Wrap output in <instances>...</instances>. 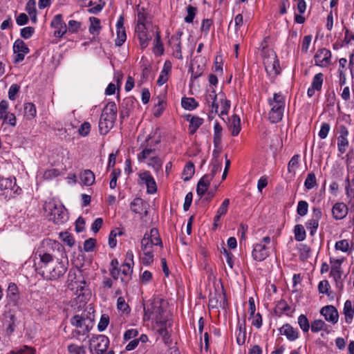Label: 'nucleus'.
Here are the masks:
<instances>
[{
	"label": "nucleus",
	"mask_w": 354,
	"mask_h": 354,
	"mask_svg": "<svg viewBox=\"0 0 354 354\" xmlns=\"http://www.w3.org/2000/svg\"><path fill=\"white\" fill-rule=\"evenodd\" d=\"M59 245L57 242L44 241L35 254L39 259V262L35 263V270L46 280H56L62 277L67 270V266L55 254L54 247Z\"/></svg>",
	"instance_id": "obj_1"
},
{
	"label": "nucleus",
	"mask_w": 354,
	"mask_h": 354,
	"mask_svg": "<svg viewBox=\"0 0 354 354\" xmlns=\"http://www.w3.org/2000/svg\"><path fill=\"white\" fill-rule=\"evenodd\" d=\"M268 104L271 107L269 112V120L272 123L280 122L283 115L285 109V98L281 93H274L273 98L268 99Z\"/></svg>",
	"instance_id": "obj_2"
},
{
	"label": "nucleus",
	"mask_w": 354,
	"mask_h": 354,
	"mask_svg": "<svg viewBox=\"0 0 354 354\" xmlns=\"http://www.w3.org/2000/svg\"><path fill=\"white\" fill-rule=\"evenodd\" d=\"M44 209L49 214L50 219L53 220L56 224H62L67 220L68 217L65 207L53 200L46 202L44 205Z\"/></svg>",
	"instance_id": "obj_3"
},
{
	"label": "nucleus",
	"mask_w": 354,
	"mask_h": 354,
	"mask_svg": "<svg viewBox=\"0 0 354 354\" xmlns=\"http://www.w3.org/2000/svg\"><path fill=\"white\" fill-rule=\"evenodd\" d=\"M263 64L267 73L271 76H276L280 73L279 62L275 52L268 49L266 46L262 48Z\"/></svg>",
	"instance_id": "obj_4"
},
{
	"label": "nucleus",
	"mask_w": 354,
	"mask_h": 354,
	"mask_svg": "<svg viewBox=\"0 0 354 354\" xmlns=\"http://www.w3.org/2000/svg\"><path fill=\"white\" fill-rule=\"evenodd\" d=\"M110 341L104 335H94L89 339L90 352H95L96 354H115L113 350L108 351Z\"/></svg>",
	"instance_id": "obj_5"
},
{
	"label": "nucleus",
	"mask_w": 354,
	"mask_h": 354,
	"mask_svg": "<svg viewBox=\"0 0 354 354\" xmlns=\"http://www.w3.org/2000/svg\"><path fill=\"white\" fill-rule=\"evenodd\" d=\"M71 324L76 328L75 332L78 335H84L93 328V319L84 313L73 316L71 319Z\"/></svg>",
	"instance_id": "obj_6"
},
{
	"label": "nucleus",
	"mask_w": 354,
	"mask_h": 354,
	"mask_svg": "<svg viewBox=\"0 0 354 354\" xmlns=\"http://www.w3.org/2000/svg\"><path fill=\"white\" fill-rule=\"evenodd\" d=\"M0 189L5 191V194L10 197L15 194H19L18 191L21 189L17 186L15 178H0Z\"/></svg>",
	"instance_id": "obj_7"
},
{
	"label": "nucleus",
	"mask_w": 354,
	"mask_h": 354,
	"mask_svg": "<svg viewBox=\"0 0 354 354\" xmlns=\"http://www.w3.org/2000/svg\"><path fill=\"white\" fill-rule=\"evenodd\" d=\"M331 53L326 48H321L314 56L315 64L321 67H326L330 64Z\"/></svg>",
	"instance_id": "obj_8"
},
{
	"label": "nucleus",
	"mask_w": 354,
	"mask_h": 354,
	"mask_svg": "<svg viewBox=\"0 0 354 354\" xmlns=\"http://www.w3.org/2000/svg\"><path fill=\"white\" fill-rule=\"evenodd\" d=\"M51 27L55 28L54 35L57 37H62L67 31V26L63 21L61 14L56 15L50 23Z\"/></svg>",
	"instance_id": "obj_9"
},
{
	"label": "nucleus",
	"mask_w": 354,
	"mask_h": 354,
	"mask_svg": "<svg viewBox=\"0 0 354 354\" xmlns=\"http://www.w3.org/2000/svg\"><path fill=\"white\" fill-rule=\"evenodd\" d=\"M138 106V102L133 96L125 97L121 104V115L129 117L130 113Z\"/></svg>",
	"instance_id": "obj_10"
},
{
	"label": "nucleus",
	"mask_w": 354,
	"mask_h": 354,
	"mask_svg": "<svg viewBox=\"0 0 354 354\" xmlns=\"http://www.w3.org/2000/svg\"><path fill=\"white\" fill-rule=\"evenodd\" d=\"M270 255L268 247L262 243L254 245L252 256L254 260L263 261Z\"/></svg>",
	"instance_id": "obj_11"
},
{
	"label": "nucleus",
	"mask_w": 354,
	"mask_h": 354,
	"mask_svg": "<svg viewBox=\"0 0 354 354\" xmlns=\"http://www.w3.org/2000/svg\"><path fill=\"white\" fill-rule=\"evenodd\" d=\"M139 178L145 184L148 194H153L156 192V183L149 171H145L140 173Z\"/></svg>",
	"instance_id": "obj_12"
},
{
	"label": "nucleus",
	"mask_w": 354,
	"mask_h": 354,
	"mask_svg": "<svg viewBox=\"0 0 354 354\" xmlns=\"http://www.w3.org/2000/svg\"><path fill=\"white\" fill-rule=\"evenodd\" d=\"M281 335L286 336L290 342L297 340L299 337V332L297 328H293L290 324H283L279 329Z\"/></svg>",
	"instance_id": "obj_13"
},
{
	"label": "nucleus",
	"mask_w": 354,
	"mask_h": 354,
	"mask_svg": "<svg viewBox=\"0 0 354 354\" xmlns=\"http://www.w3.org/2000/svg\"><path fill=\"white\" fill-rule=\"evenodd\" d=\"M115 119L106 117L101 114L99 121V131L102 135H106L113 127Z\"/></svg>",
	"instance_id": "obj_14"
},
{
	"label": "nucleus",
	"mask_w": 354,
	"mask_h": 354,
	"mask_svg": "<svg viewBox=\"0 0 354 354\" xmlns=\"http://www.w3.org/2000/svg\"><path fill=\"white\" fill-rule=\"evenodd\" d=\"M321 314L324 316L327 321L335 324L338 321V313L337 309L333 306L323 307L321 310Z\"/></svg>",
	"instance_id": "obj_15"
},
{
	"label": "nucleus",
	"mask_w": 354,
	"mask_h": 354,
	"mask_svg": "<svg viewBox=\"0 0 354 354\" xmlns=\"http://www.w3.org/2000/svg\"><path fill=\"white\" fill-rule=\"evenodd\" d=\"M347 213L348 208L344 203H337L332 208V214L335 220H341L345 218Z\"/></svg>",
	"instance_id": "obj_16"
},
{
	"label": "nucleus",
	"mask_w": 354,
	"mask_h": 354,
	"mask_svg": "<svg viewBox=\"0 0 354 354\" xmlns=\"http://www.w3.org/2000/svg\"><path fill=\"white\" fill-rule=\"evenodd\" d=\"M147 204L142 198H136L130 203V209L136 214H142L144 213L147 215Z\"/></svg>",
	"instance_id": "obj_17"
},
{
	"label": "nucleus",
	"mask_w": 354,
	"mask_h": 354,
	"mask_svg": "<svg viewBox=\"0 0 354 354\" xmlns=\"http://www.w3.org/2000/svg\"><path fill=\"white\" fill-rule=\"evenodd\" d=\"M6 297L9 303L17 305L19 299V292L17 286L15 283H10L7 289Z\"/></svg>",
	"instance_id": "obj_18"
},
{
	"label": "nucleus",
	"mask_w": 354,
	"mask_h": 354,
	"mask_svg": "<svg viewBox=\"0 0 354 354\" xmlns=\"http://www.w3.org/2000/svg\"><path fill=\"white\" fill-rule=\"evenodd\" d=\"M135 32L140 40V44H144L151 39V35L148 32L146 26L136 25Z\"/></svg>",
	"instance_id": "obj_19"
},
{
	"label": "nucleus",
	"mask_w": 354,
	"mask_h": 354,
	"mask_svg": "<svg viewBox=\"0 0 354 354\" xmlns=\"http://www.w3.org/2000/svg\"><path fill=\"white\" fill-rule=\"evenodd\" d=\"M13 62L17 64L24 59L25 55L29 53L27 46H13Z\"/></svg>",
	"instance_id": "obj_20"
},
{
	"label": "nucleus",
	"mask_w": 354,
	"mask_h": 354,
	"mask_svg": "<svg viewBox=\"0 0 354 354\" xmlns=\"http://www.w3.org/2000/svg\"><path fill=\"white\" fill-rule=\"evenodd\" d=\"M344 314L345 315V321L346 323H351L354 315V301L346 300L344 306Z\"/></svg>",
	"instance_id": "obj_21"
},
{
	"label": "nucleus",
	"mask_w": 354,
	"mask_h": 354,
	"mask_svg": "<svg viewBox=\"0 0 354 354\" xmlns=\"http://www.w3.org/2000/svg\"><path fill=\"white\" fill-rule=\"evenodd\" d=\"M80 180L84 185L91 186L95 182V174L90 169H86L81 173Z\"/></svg>",
	"instance_id": "obj_22"
},
{
	"label": "nucleus",
	"mask_w": 354,
	"mask_h": 354,
	"mask_svg": "<svg viewBox=\"0 0 354 354\" xmlns=\"http://www.w3.org/2000/svg\"><path fill=\"white\" fill-rule=\"evenodd\" d=\"M154 243L155 241L152 239H149L148 233H145L141 240V250L142 252H153V246L156 245Z\"/></svg>",
	"instance_id": "obj_23"
},
{
	"label": "nucleus",
	"mask_w": 354,
	"mask_h": 354,
	"mask_svg": "<svg viewBox=\"0 0 354 354\" xmlns=\"http://www.w3.org/2000/svg\"><path fill=\"white\" fill-rule=\"evenodd\" d=\"M102 115L106 117H111L116 119L117 106L115 102H110L104 108Z\"/></svg>",
	"instance_id": "obj_24"
},
{
	"label": "nucleus",
	"mask_w": 354,
	"mask_h": 354,
	"mask_svg": "<svg viewBox=\"0 0 354 354\" xmlns=\"http://www.w3.org/2000/svg\"><path fill=\"white\" fill-rule=\"evenodd\" d=\"M230 129L233 136H236L241 131V120L237 115L232 116Z\"/></svg>",
	"instance_id": "obj_25"
},
{
	"label": "nucleus",
	"mask_w": 354,
	"mask_h": 354,
	"mask_svg": "<svg viewBox=\"0 0 354 354\" xmlns=\"http://www.w3.org/2000/svg\"><path fill=\"white\" fill-rule=\"evenodd\" d=\"M222 127L218 122H216L214 126V139L213 142L215 148H219L221 143Z\"/></svg>",
	"instance_id": "obj_26"
},
{
	"label": "nucleus",
	"mask_w": 354,
	"mask_h": 354,
	"mask_svg": "<svg viewBox=\"0 0 354 354\" xmlns=\"http://www.w3.org/2000/svg\"><path fill=\"white\" fill-rule=\"evenodd\" d=\"M90 26H89V32L93 35H98L102 27L100 26V19L91 17L89 18Z\"/></svg>",
	"instance_id": "obj_27"
},
{
	"label": "nucleus",
	"mask_w": 354,
	"mask_h": 354,
	"mask_svg": "<svg viewBox=\"0 0 354 354\" xmlns=\"http://www.w3.org/2000/svg\"><path fill=\"white\" fill-rule=\"evenodd\" d=\"M24 116L28 120H32L37 113L36 107L34 104L31 102H26L24 104Z\"/></svg>",
	"instance_id": "obj_28"
},
{
	"label": "nucleus",
	"mask_w": 354,
	"mask_h": 354,
	"mask_svg": "<svg viewBox=\"0 0 354 354\" xmlns=\"http://www.w3.org/2000/svg\"><path fill=\"white\" fill-rule=\"evenodd\" d=\"M237 326L239 331L236 334V342L239 345H243L245 344L246 337L245 324L239 321Z\"/></svg>",
	"instance_id": "obj_29"
},
{
	"label": "nucleus",
	"mask_w": 354,
	"mask_h": 354,
	"mask_svg": "<svg viewBox=\"0 0 354 354\" xmlns=\"http://www.w3.org/2000/svg\"><path fill=\"white\" fill-rule=\"evenodd\" d=\"M147 165L151 167L156 173L162 170V160L158 156H153L147 162Z\"/></svg>",
	"instance_id": "obj_30"
},
{
	"label": "nucleus",
	"mask_w": 354,
	"mask_h": 354,
	"mask_svg": "<svg viewBox=\"0 0 354 354\" xmlns=\"http://www.w3.org/2000/svg\"><path fill=\"white\" fill-rule=\"evenodd\" d=\"M181 104L185 109L189 111H192L198 106V103L194 98L186 97L182 98Z\"/></svg>",
	"instance_id": "obj_31"
},
{
	"label": "nucleus",
	"mask_w": 354,
	"mask_h": 354,
	"mask_svg": "<svg viewBox=\"0 0 354 354\" xmlns=\"http://www.w3.org/2000/svg\"><path fill=\"white\" fill-rule=\"evenodd\" d=\"M203 123V119L197 116H193L189 120V131L191 134H194L196 130Z\"/></svg>",
	"instance_id": "obj_32"
},
{
	"label": "nucleus",
	"mask_w": 354,
	"mask_h": 354,
	"mask_svg": "<svg viewBox=\"0 0 354 354\" xmlns=\"http://www.w3.org/2000/svg\"><path fill=\"white\" fill-rule=\"evenodd\" d=\"M156 155L155 149L146 147L140 153L138 154V160L140 162H144L147 159L149 160L151 156Z\"/></svg>",
	"instance_id": "obj_33"
},
{
	"label": "nucleus",
	"mask_w": 354,
	"mask_h": 354,
	"mask_svg": "<svg viewBox=\"0 0 354 354\" xmlns=\"http://www.w3.org/2000/svg\"><path fill=\"white\" fill-rule=\"evenodd\" d=\"M330 275L333 279V280L335 281L337 288H338L339 290H342L344 288L343 279L342 277V270L330 271Z\"/></svg>",
	"instance_id": "obj_34"
},
{
	"label": "nucleus",
	"mask_w": 354,
	"mask_h": 354,
	"mask_svg": "<svg viewBox=\"0 0 354 354\" xmlns=\"http://www.w3.org/2000/svg\"><path fill=\"white\" fill-rule=\"evenodd\" d=\"M295 239L297 241H302L306 239V234L304 226L301 224L296 225L294 229Z\"/></svg>",
	"instance_id": "obj_35"
},
{
	"label": "nucleus",
	"mask_w": 354,
	"mask_h": 354,
	"mask_svg": "<svg viewBox=\"0 0 354 354\" xmlns=\"http://www.w3.org/2000/svg\"><path fill=\"white\" fill-rule=\"evenodd\" d=\"M194 174V165L193 163H187L183 172V178L185 181L189 180Z\"/></svg>",
	"instance_id": "obj_36"
},
{
	"label": "nucleus",
	"mask_w": 354,
	"mask_h": 354,
	"mask_svg": "<svg viewBox=\"0 0 354 354\" xmlns=\"http://www.w3.org/2000/svg\"><path fill=\"white\" fill-rule=\"evenodd\" d=\"M122 270H120V272L122 274L124 275L125 279L123 277L121 278V280L122 281L125 280H129L131 278V273L133 272V268L131 266V262H126L122 266Z\"/></svg>",
	"instance_id": "obj_37"
},
{
	"label": "nucleus",
	"mask_w": 354,
	"mask_h": 354,
	"mask_svg": "<svg viewBox=\"0 0 354 354\" xmlns=\"http://www.w3.org/2000/svg\"><path fill=\"white\" fill-rule=\"evenodd\" d=\"M68 352L70 354H86V348L84 346H79L75 344H71L67 347Z\"/></svg>",
	"instance_id": "obj_38"
},
{
	"label": "nucleus",
	"mask_w": 354,
	"mask_h": 354,
	"mask_svg": "<svg viewBox=\"0 0 354 354\" xmlns=\"http://www.w3.org/2000/svg\"><path fill=\"white\" fill-rule=\"evenodd\" d=\"M151 308L153 309L154 314L153 315L152 319H155L156 320H161L162 314L163 313V310L158 301L151 303Z\"/></svg>",
	"instance_id": "obj_39"
},
{
	"label": "nucleus",
	"mask_w": 354,
	"mask_h": 354,
	"mask_svg": "<svg viewBox=\"0 0 354 354\" xmlns=\"http://www.w3.org/2000/svg\"><path fill=\"white\" fill-rule=\"evenodd\" d=\"M317 185L316 177L314 173L308 174L304 181V186L307 189H313Z\"/></svg>",
	"instance_id": "obj_40"
},
{
	"label": "nucleus",
	"mask_w": 354,
	"mask_h": 354,
	"mask_svg": "<svg viewBox=\"0 0 354 354\" xmlns=\"http://www.w3.org/2000/svg\"><path fill=\"white\" fill-rule=\"evenodd\" d=\"M229 205H230V199L225 198L221 203V206L217 209L216 214V219H218V217H221L227 214Z\"/></svg>",
	"instance_id": "obj_41"
},
{
	"label": "nucleus",
	"mask_w": 354,
	"mask_h": 354,
	"mask_svg": "<svg viewBox=\"0 0 354 354\" xmlns=\"http://www.w3.org/2000/svg\"><path fill=\"white\" fill-rule=\"evenodd\" d=\"M298 324L300 328L304 332L307 333L310 328V324L308 318L304 315H300L298 317Z\"/></svg>",
	"instance_id": "obj_42"
},
{
	"label": "nucleus",
	"mask_w": 354,
	"mask_h": 354,
	"mask_svg": "<svg viewBox=\"0 0 354 354\" xmlns=\"http://www.w3.org/2000/svg\"><path fill=\"white\" fill-rule=\"evenodd\" d=\"M323 76L324 75L322 73H317L313 79L311 86H313V88H315L317 91H320L322 89Z\"/></svg>",
	"instance_id": "obj_43"
},
{
	"label": "nucleus",
	"mask_w": 354,
	"mask_h": 354,
	"mask_svg": "<svg viewBox=\"0 0 354 354\" xmlns=\"http://www.w3.org/2000/svg\"><path fill=\"white\" fill-rule=\"evenodd\" d=\"M348 146V140L347 137H338L337 138V149L341 153H344L346 151Z\"/></svg>",
	"instance_id": "obj_44"
},
{
	"label": "nucleus",
	"mask_w": 354,
	"mask_h": 354,
	"mask_svg": "<svg viewBox=\"0 0 354 354\" xmlns=\"http://www.w3.org/2000/svg\"><path fill=\"white\" fill-rule=\"evenodd\" d=\"M319 222L317 220L310 218L306 223V228L310 231V236H314L317 232V230L319 227Z\"/></svg>",
	"instance_id": "obj_45"
},
{
	"label": "nucleus",
	"mask_w": 354,
	"mask_h": 354,
	"mask_svg": "<svg viewBox=\"0 0 354 354\" xmlns=\"http://www.w3.org/2000/svg\"><path fill=\"white\" fill-rule=\"evenodd\" d=\"M308 210V204L305 201H300L298 203L297 212L301 216H304L307 214Z\"/></svg>",
	"instance_id": "obj_46"
},
{
	"label": "nucleus",
	"mask_w": 354,
	"mask_h": 354,
	"mask_svg": "<svg viewBox=\"0 0 354 354\" xmlns=\"http://www.w3.org/2000/svg\"><path fill=\"white\" fill-rule=\"evenodd\" d=\"M187 15L185 17V21L187 23L193 22V20H194L196 13L197 12L196 8H195L191 5H189L187 7Z\"/></svg>",
	"instance_id": "obj_47"
},
{
	"label": "nucleus",
	"mask_w": 354,
	"mask_h": 354,
	"mask_svg": "<svg viewBox=\"0 0 354 354\" xmlns=\"http://www.w3.org/2000/svg\"><path fill=\"white\" fill-rule=\"evenodd\" d=\"M59 236L64 243L69 247H72L75 244V241L73 236L67 232H61Z\"/></svg>",
	"instance_id": "obj_48"
},
{
	"label": "nucleus",
	"mask_w": 354,
	"mask_h": 354,
	"mask_svg": "<svg viewBox=\"0 0 354 354\" xmlns=\"http://www.w3.org/2000/svg\"><path fill=\"white\" fill-rule=\"evenodd\" d=\"M216 97L217 96H216V94L215 93L214 91H212L211 92V93H209L208 95V96L207 97V101L208 102H210V100L212 101L211 112L212 113L214 112L215 113H218V104L216 103Z\"/></svg>",
	"instance_id": "obj_49"
},
{
	"label": "nucleus",
	"mask_w": 354,
	"mask_h": 354,
	"mask_svg": "<svg viewBox=\"0 0 354 354\" xmlns=\"http://www.w3.org/2000/svg\"><path fill=\"white\" fill-rule=\"evenodd\" d=\"M148 236H149V239H152L155 241L154 243L156 245L162 246V243L159 236L158 230L156 228L153 227L151 229Z\"/></svg>",
	"instance_id": "obj_50"
},
{
	"label": "nucleus",
	"mask_w": 354,
	"mask_h": 354,
	"mask_svg": "<svg viewBox=\"0 0 354 354\" xmlns=\"http://www.w3.org/2000/svg\"><path fill=\"white\" fill-rule=\"evenodd\" d=\"M290 310V307L285 300L279 301L276 306V310L279 311L280 313L288 315Z\"/></svg>",
	"instance_id": "obj_51"
},
{
	"label": "nucleus",
	"mask_w": 354,
	"mask_h": 354,
	"mask_svg": "<svg viewBox=\"0 0 354 354\" xmlns=\"http://www.w3.org/2000/svg\"><path fill=\"white\" fill-rule=\"evenodd\" d=\"M109 323V317L106 314H103L101 316L100 322L97 325L98 330L100 332L104 331L107 328Z\"/></svg>",
	"instance_id": "obj_52"
},
{
	"label": "nucleus",
	"mask_w": 354,
	"mask_h": 354,
	"mask_svg": "<svg viewBox=\"0 0 354 354\" xmlns=\"http://www.w3.org/2000/svg\"><path fill=\"white\" fill-rule=\"evenodd\" d=\"M299 155H294L290 160L288 162V170L289 172H293L295 171V169L299 167Z\"/></svg>",
	"instance_id": "obj_53"
},
{
	"label": "nucleus",
	"mask_w": 354,
	"mask_h": 354,
	"mask_svg": "<svg viewBox=\"0 0 354 354\" xmlns=\"http://www.w3.org/2000/svg\"><path fill=\"white\" fill-rule=\"evenodd\" d=\"M147 19V13L144 8L138 10L137 17V24L136 25H144L146 26V21Z\"/></svg>",
	"instance_id": "obj_54"
},
{
	"label": "nucleus",
	"mask_w": 354,
	"mask_h": 354,
	"mask_svg": "<svg viewBox=\"0 0 354 354\" xmlns=\"http://www.w3.org/2000/svg\"><path fill=\"white\" fill-rule=\"evenodd\" d=\"M120 234H122V232L119 230V229H115L111 232L109 237V245L111 248H113L116 246L117 241L115 237L117 235Z\"/></svg>",
	"instance_id": "obj_55"
},
{
	"label": "nucleus",
	"mask_w": 354,
	"mask_h": 354,
	"mask_svg": "<svg viewBox=\"0 0 354 354\" xmlns=\"http://www.w3.org/2000/svg\"><path fill=\"white\" fill-rule=\"evenodd\" d=\"M212 169L209 174H206L208 176H211V178L213 179L215 175L221 171V163L219 162L217 160H215L212 163Z\"/></svg>",
	"instance_id": "obj_56"
},
{
	"label": "nucleus",
	"mask_w": 354,
	"mask_h": 354,
	"mask_svg": "<svg viewBox=\"0 0 354 354\" xmlns=\"http://www.w3.org/2000/svg\"><path fill=\"white\" fill-rule=\"evenodd\" d=\"M120 174L121 171L119 169H113V171H112L111 174V178L109 183L111 189H115V187L117 186V180L120 176Z\"/></svg>",
	"instance_id": "obj_57"
},
{
	"label": "nucleus",
	"mask_w": 354,
	"mask_h": 354,
	"mask_svg": "<svg viewBox=\"0 0 354 354\" xmlns=\"http://www.w3.org/2000/svg\"><path fill=\"white\" fill-rule=\"evenodd\" d=\"M335 248L337 250H340L342 252H346L349 249L348 241L346 239L337 241Z\"/></svg>",
	"instance_id": "obj_58"
},
{
	"label": "nucleus",
	"mask_w": 354,
	"mask_h": 354,
	"mask_svg": "<svg viewBox=\"0 0 354 354\" xmlns=\"http://www.w3.org/2000/svg\"><path fill=\"white\" fill-rule=\"evenodd\" d=\"M91 128V124L88 122H84L80 127L78 132L80 136L85 137L89 134Z\"/></svg>",
	"instance_id": "obj_59"
},
{
	"label": "nucleus",
	"mask_w": 354,
	"mask_h": 354,
	"mask_svg": "<svg viewBox=\"0 0 354 354\" xmlns=\"http://www.w3.org/2000/svg\"><path fill=\"white\" fill-rule=\"evenodd\" d=\"M325 326V322L322 319H316L315 320L310 326V328L312 332L313 333H318Z\"/></svg>",
	"instance_id": "obj_60"
},
{
	"label": "nucleus",
	"mask_w": 354,
	"mask_h": 354,
	"mask_svg": "<svg viewBox=\"0 0 354 354\" xmlns=\"http://www.w3.org/2000/svg\"><path fill=\"white\" fill-rule=\"evenodd\" d=\"M330 129V126L327 122H324L321 125L320 130L319 131L318 136L321 139H325Z\"/></svg>",
	"instance_id": "obj_61"
},
{
	"label": "nucleus",
	"mask_w": 354,
	"mask_h": 354,
	"mask_svg": "<svg viewBox=\"0 0 354 354\" xmlns=\"http://www.w3.org/2000/svg\"><path fill=\"white\" fill-rule=\"evenodd\" d=\"M81 27V22L75 20H70L68 24L67 30L70 32H77Z\"/></svg>",
	"instance_id": "obj_62"
},
{
	"label": "nucleus",
	"mask_w": 354,
	"mask_h": 354,
	"mask_svg": "<svg viewBox=\"0 0 354 354\" xmlns=\"http://www.w3.org/2000/svg\"><path fill=\"white\" fill-rule=\"evenodd\" d=\"M117 307L119 310L123 313H128L129 311V307L125 302L124 299L122 297H120L117 300Z\"/></svg>",
	"instance_id": "obj_63"
},
{
	"label": "nucleus",
	"mask_w": 354,
	"mask_h": 354,
	"mask_svg": "<svg viewBox=\"0 0 354 354\" xmlns=\"http://www.w3.org/2000/svg\"><path fill=\"white\" fill-rule=\"evenodd\" d=\"M9 354H35V353L31 347L24 346L23 348L17 351H10Z\"/></svg>",
	"instance_id": "obj_64"
}]
</instances>
